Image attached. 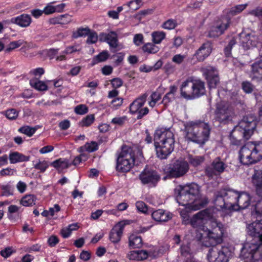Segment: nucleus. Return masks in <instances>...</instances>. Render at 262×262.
Wrapping results in <instances>:
<instances>
[{
    "label": "nucleus",
    "instance_id": "13",
    "mask_svg": "<svg viewBox=\"0 0 262 262\" xmlns=\"http://www.w3.org/2000/svg\"><path fill=\"white\" fill-rule=\"evenodd\" d=\"M147 94L144 93L137 98L129 105V112L132 114H137V119H141L149 113L147 107H142L146 102Z\"/></svg>",
    "mask_w": 262,
    "mask_h": 262
},
{
    "label": "nucleus",
    "instance_id": "28",
    "mask_svg": "<svg viewBox=\"0 0 262 262\" xmlns=\"http://www.w3.org/2000/svg\"><path fill=\"white\" fill-rule=\"evenodd\" d=\"M252 182L259 194H262V170H255L252 177Z\"/></svg>",
    "mask_w": 262,
    "mask_h": 262
},
{
    "label": "nucleus",
    "instance_id": "18",
    "mask_svg": "<svg viewBox=\"0 0 262 262\" xmlns=\"http://www.w3.org/2000/svg\"><path fill=\"white\" fill-rule=\"evenodd\" d=\"M99 39L101 42H106L111 50L120 49L119 42L118 34L115 31H110L108 33H101L99 36Z\"/></svg>",
    "mask_w": 262,
    "mask_h": 262
},
{
    "label": "nucleus",
    "instance_id": "9",
    "mask_svg": "<svg viewBox=\"0 0 262 262\" xmlns=\"http://www.w3.org/2000/svg\"><path fill=\"white\" fill-rule=\"evenodd\" d=\"M189 165L188 161L181 158L176 160L169 164L167 170V176L164 178L165 180L169 178H179L186 174L189 171Z\"/></svg>",
    "mask_w": 262,
    "mask_h": 262
},
{
    "label": "nucleus",
    "instance_id": "35",
    "mask_svg": "<svg viewBox=\"0 0 262 262\" xmlns=\"http://www.w3.org/2000/svg\"><path fill=\"white\" fill-rule=\"evenodd\" d=\"M79 226L77 223H73L63 228L60 231V234L63 238H66L71 235L72 231L77 230Z\"/></svg>",
    "mask_w": 262,
    "mask_h": 262
},
{
    "label": "nucleus",
    "instance_id": "23",
    "mask_svg": "<svg viewBox=\"0 0 262 262\" xmlns=\"http://www.w3.org/2000/svg\"><path fill=\"white\" fill-rule=\"evenodd\" d=\"M151 217L157 222H166L172 217V214L168 211L159 209L151 212Z\"/></svg>",
    "mask_w": 262,
    "mask_h": 262
},
{
    "label": "nucleus",
    "instance_id": "47",
    "mask_svg": "<svg viewBox=\"0 0 262 262\" xmlns=\"http://www.w3.org/2000/svg\"><path fill=\"white\" fill-rule=\"evenodd\" d=\"M95 120V116L93 114L87 115L85 117L82 119L80 122L81 126L88 127L90 126Z\"/></svg>",
    "mask_w": 262,
    "mask_h": 262
},
{
    "label": "nucleus",
    "instance_id": "5",
    "mask_svg": "<svg viewBox=\"0 0 262 262\" xmlns=\"http://www.w3.org/2000/svg\"><path fill=\"white\" fill-rule=\"evenodd\" d=\"M210 128L208 123L193 122L185 124L184 137L188 141L204 144L208 140Z\"/></svg>",
    "mask_w": 262,
    "mask_h": 262
},
{
    "label": "nucleus",
    "instance_id": "16",
    "mask_svg": "<svg viewBox=\"0 0 262 262\" xmlns=\"http://www.w3.org/2000/svg\"><path fill=\"white\" fill-rule=\"evenodd\" d=\"M238 38L241 46L245 50L253 48L256 46L258 41V36L253 31H243L239 34Z\"/></svg>",
    "mask_w": 262,
    "mask_h": 262
},
{
    "label": "nucleus",
    "instance_id": "29",
    "mask_svg": "<svg viewBox=\"0 0 262 262\" xmlns=\"http://www.w3.org/2000/svg\"><path fill=\"white\" fill-rule=\"evenodd\" d=\"M72 21V16L68 14L60 15L50 18L49 23L52 25H67Z\"/></svg>",
    "mask_w": 262,
    "mask_h": 262
},
{
    "label": "nucleus",
    "instance_id": "14",
    "mask_svg": "<svg viewBox=\"0 0 262 262\" xmlns=\"http://www.w3.org/2000/svg\"><path fill=\"white\" fill-rule=\"evenodd\" d=\"M139 179L144 185L155 187L160 180L161 176L156 170L146 167L140 174Z\"/></svg>",
    "mask_w": 262,
    "mask_h": 262
},
{
    "label": "nucleus",
    "instance_id": "61",
    "mask_svg": "<svg viewBox=\"0 0 262 262\" xmlns=\"http://www.w3.org/2000/svg\"><path fill=\"white\" fill-rule=\"evenodd\" d=\"M16 172V170L14 169H12L9 167L4 168L0 171V176H13Z\"/></svg>",
    "mask_w": 262,
    "mask_h": 262
},
{
    "label": "nucleus",
    "instance_id": "3",
    "mask_svg": "<svg viewBox=\"0 0 262 262\" xmlns=\"http://www.w3.org/2000/svg\"><path fill=\"white\" fill-rule=\"evenodd\" d=\"M247 230L249 235L258 239V242L245 243L241 249L240 257L254 260L255 253L262 245V220L249 224Z\"/></svg>",
    "mask_w": 262,
    "mask_h": 262
},
{
    "label": "nucleus",
    "instance_id": "15",
    "mask_svg": "<svg viewBox=\"0 0 262 262\" xmlns=\"http://www.w3.org/2000/svg\"><path fill=\"white\" fill-rule=\"evenodd\" d=\"M227 167V165L223 160L220 157H216L206 168L205 173L208 177L212 178L223 173Z\"/></svg>",
    "mask_w": 262,
    "mask_h": 262
},
{
    "label": "nucleus",
    "instance_id": "1",
    "mask_svg": "<svg viewBox=\"0 0 262 262\" xmlns=\"http://www.w3.org/2000/svg\"><path fill=\"white\" fill-rule=\"evenodd\" d=\"M212 208H207L194 214L190 219V224L198 231H202L206 236L203 237L202 234L199 238L202 245L205 247H210L223 241L224 229L223 225L220 223H215L216 226L212 230H208L206 227L207 222L213 217Z\"/></svg>",
    "mask_w": 262,
    "mask_h": 262
},
{
    "label": "nucleus",
    "instance_id": "38",
    "mask_svg": "<svg viewBox=\"0 0 262 262\" xmlns=\"http://www.w3.org/2000/svg\"><path fill=\"white\" fill-rule=\"evenodd\" d=\"M151 37L155 44H159L165 38L166 33L162 31H154L151 33Z\"/></svg>",
    "mask_w": 262,
    "mask_h": 262
},
{
    "label": "nucleus",
    "instance_id": "8",
    "mask_svg": "<svg viewBox=\"0 0 262 262\" xmlns=\"http://www.w3.org/2000/svg\"><path fill=\"white\" fill-rule=\"evenodd\" d=\"M256 126V121L253 116H246L234 127L230 136L233 138L242 137L248 139L253 133Z\"/></svg>",
    "mask_w": 262,
    "mask_h": 262
},
{
    "label": "nucleus",
    "instance_id": "53",
    "mask_svg": "<svg viewBox=\"0 0 262 262\" xmlns=\"http://www.w3.org/2000/svg\"><path fill=\"white\" fill-rule=\"evenodd\" d=\"M236 43V39L233 37L230 40L228 46L225 48L224 53L227 57H229L231 55L232 48Z\"/></svg>",
    "mask_w": 262,
    "mask_h": 262
},
{
    "label": "nucleus",
    "instance_id": "31",
    "mask_svg": "<svg viewBox=\"0 0 262 262\" xmlns=\"http://www.w3.org/2000/svg\"><path fill=\"white\" fill-rule=\"evenodd\" d=\"M51 165L58 170H62L68 168L71 165V163L66 159L59 158L52 162Z\"/></svg>",
    "mask_w": 262,
    "mask_h": 262
},
{
    "label": "nucleus",
    "instance_id": "44",
    "mask_svg": "<svg viewBox=\"0 0 262 262\" xmlns=\"http://www.w3.org/2000/svg\"><path fill=\"white\" fill-rule=\"evenodd\" d=\"M33 166L36 169L39 170L41 172H43L48 168L49 164L47 161L39 160L36 163L33 162Z\"/></svg>",
    "mask_w": 262,
    "mask_h": 262
},
{
    "label": "nucleus",
    "instance_id": "50",
    "mask_svg": "<svg viewBox=\"0 0 262 262\" xmlns=\"http://www.w3.org/2000/svg\"><path fill=\"white\" fill-rule=\"evenodd\" d=\"M142 50L144 52L148 53H156L158 51V48L154 44L152 43H147L145 44Z\"/></svg>",
    "mask_w": 262,
    "mask_h": 262
},
{
    "label": "nucleus",
    "instance_id": "52",
    "mask_svg": "<svg viewBox=\"0 0 262 262\" xmlns=\"http://www.w3.org/2000/svg\"><path fill=\"white\" fill-rule=\"evenodd\" d=\"M136 207L139 211L145 214L148 213L149 210L147 206L143 201H137L136 203Z\"/></svg>",
    "mask_w": 262,
    "mask_h": 262
},
{
    "label": "nucleus",
    "instance_id": "48",
    "mask_svg": "<svg viewBox=\"0 0 262 262\" xmlns=\"http://www.w3.org/2000/svg\"><path fill=\"white\" fill-rule=\"evenodd\" d=\"M36 127H32L29 126H24L19 128L18 131L23 134L31 137L36 131Z\"/></svg>",
    "mask_w": 262,
    "mask_h": 262
},
{
    "label": "nucleus",
    "instance_id": "32",
    "mask_svg": "<svg viewBox=\"0 0 262 262\" xmlns=\"http://www.w3.org/2000/svg\"><path fill=\"white\" fill-rule=\"evenodd\" d=\"M98 149V144L95 141H91L86 142L83 146H80L78 151L79 152H83L88 151V152H92L96 151Z\"/></svg>",
    "mask_w": 262,
    "mask_h": 262
},
{
    "label": "nucleus",
    "instance_id": "20",
    "mask_svg": "<svg viewBox=\"0 0 262 262\" xmlns=\"http://www.w3.org/2000/svg\"><path fill=\"white\" fill-rule=\"evenodd\" d=\"M193 80V77H188L182 82L180 87L181 96L186 99H191Z\"/></svg>",
    "mask_w": 262,
    "mask_h": 262
},
{
    "label": "nucleus",
    "instance_id": "34",
    "mask_svg": "<svg viewBox=\"0 0 262 262\" xmlns=\"http://www.w3.org/2000/svg\"><path fill=\"white\" fill-rule=\"evenodd\" d=\"M31 86L39 91H45L48 90V86L45 82L37 78H32L30 80Z\"/></svg>",
    "mask_w": 262,
    "mask_h": 262
},
{
    "label": "nucleus",
    "instance_id": "41",
    "mask_svg": "<svg viewBox=\"0 0 262 262\" xmlns=\"http://www.w3.org/2000/svg\"><path fill=\"white\" fill-rule=\"evenodd\" d=\"M178 25L177 21L170 18L163 22L161 27L162 29L171 30L174 29Z\"/></svg>",
    "mask_w": 262,
    "mask_h": 262
},
{
    "label": "nucleus",
    "instance_id": "10",
    "mask_svg": "<svg viewBox=\"0 0 262 262\" xmlns=\"http://www.w3.org/2000/svg\"><path fill=\"white\" fill-rule=\"evenodd\" d=\"M217 244L211 246L212 247L209 250L207 254L209 262H228L231 253L229 247L216 246Z\"/></svg>",
    "mask_w": 262,
    "mask_h": 262
},
{
    "label": "nucleus",
    "instance_id": "25",
    "mask_svg": "<svg viewBox=\"0 0 262 262\" xmlns=\"http://www.w3.org/2000/svg\"><path fill=\"white\" fill-rule=\"evenodd\" d=\"M229 24L230 19L226 18L221 24L212 27L209 32V37H215L221 35L228 28Z\"/></svg>",
    "mask_w": 262,
    "mask_h": 262
},
{
    "label": "nucleus",
    "instance_id": "17",
    "mask_svg": "<svg viewBox=\"0 0 262 262\" xmlns=\"http://www.w3.org/2000/svg\"><path fill=\"white\" fill-rule=\"evenodd\" d=\"M212 51V43L210 41H206L196 50L192 59H195L197 62H202L210 55Z\"/></svg>",
    "mask_w": 262,
    "mask_h": 262
},
{
    "label": "nucleus",
    "instance_id": "30",
    "mask_svg": "<svg viewBox=\"0 0 262 262\" xmlns=\"http://www.w3.org/2000/svg\"><path fill=\"white\" fill-rule=\"evenodd\" d=\"M9 158L11 164L28 161L30 160L29 156H25L17 151L11 152L9 154Z\"/></svg>",
    "mask_w": 262,
    "mask_h": 262
},
{
    "label": "nucleus",
    "instance_id": "2",
    "mask_svg": "<svg viewBox=\"0 0 262 262\" xmlns=\"http://www.w3.org/2000/svg\"><path fill=\"white\" fill-rule=\"evenodd\" d=\"M174 136L169 129L164 128L158 129L154 135V144L158 158L166 159L174 148Z\"/></svg>",
    "mask_w": 262,
    "mask_h": 262
},
{
    "label": "nucleus",
    "instance_id": "27",
    "mask_svg": "<svg viewBox=\"0 0 262 262\" xmlns=\"http://www.w3.org/2000/svg\"><path fill=\"white\" fill-rule=\"evenodd\" d=\"M11 22L19 27L26 28L30 26L32 22V18L30 15L23 14L18 16L12 17Z\"/></svg>",
    "mask_w": 262,
    "mask_h": 262
},
{
    "label": "nucleus",
    "instance_id": "19",
    "mask_svg": "<svg viewBox=\"0 0 262 262\" xmlns=\"http://www.w3.org/2000/svg\"><path fill=\"white\" fill-rule=\"evenodd\" d=\"M129 224L128 221L124 220L118 222L111 229L109 238L114 243H118L121 238L125 226Z\"/></svg>",
    "mask_w": 262,
    "mask_h": 262
},
{
    "label": "nucleus",
    "instance_id": "56",
    "mask_svg": "<svg viewBox=\"0 0 262 262\" xmlns=\"http://www.w3.org/2000/svg\"><path fill=\"white\" fill-rule=\"evenodd\" d=\"M180 215L182 218V223L184 225H188L190 223L188 212L186 210H182L180 212Z\"/></svg>",
    "mask_w": 262,
    "mask_h": 262
},
{
    "label": "nucleus",
    "instance_id": "21",
    "mask_svg": "<svg viewBox=\"0 0 262 262\" xmlns=\"http://www.w3.org/2000/svg\"><path fill=\"white\" fill-rule=\"evenodd\" d=\"M250 197L249 194L245 192H238L236 203L232 210L237 211L247 208L250 205Z\"/></svg>",
    "mask_w": 262,
    "mask_h": 262
},
{
    "label": "nucleus",
    "instance_id": "33",
    "mask_svg": "<svg viewBox=\"0 0 262 262\" xmlns=\"http://www.w3.org/2000/svg\"><path fill=\"white\" fill-rule=\"evenodd\" d=\"M128 245L131 248H139L142 245V239L141 236L136 234H132L128 238Z\"/></svg>",
    "mask_w": 262,
    "mask_h": 262
},
{
    "label": "nucleus",
    "instance_id": "45",
    "mask_svg": "<svg viewBox=\"0 0 262 262\" xmlns=\"http://www.w3.org/2000/svg\"><path fill=\"white\" fill-rule=\"evenodd\" d=\"M209 87L211 88H215L219 83L220 79L218 73H215L213 76L206 78Z\"/></svg>",
    "mask_w": 262,
    "mask_h": 262
},
{
    "label": "nucleus",
    "instance_id": "60",
    "mask_svg": "<svg viewBox=\"0 0 262 262\" xmlns=\"http://www.w3.org/2000/svg\"><path fill=\"white\" fill-rule=\"evenodd\" d=\"M242 89L246 93H251L253 90V85L249 81H244L242 83Z\"/></svg>",
    "mask_w": 262,
    "mask_h": 262
},
{
    "label": "nucleus",
    "instance_id": "7",
    "mask_svg": "<svg viewBox=\"0 0 262 262\" xmlns=\"http://www.w3.org/2000/svg\"><path fill=\"white\" fill-rule=\"evenodd\" d=\"M135 152L132 148L123 145L116 159V170L121 172L129 171L135 165Z\"/></svg>",
    "mask_w": 262,
    "mask_h": 262
},
{
    "label": "nucleus",
    "instance_id": "57",
    "mask_svg": "<svg viewBox=\"0 0 262 262\" xmlns=\"http://www.w3.org/2000/svg\"><path fill=\"white\" fill-rule=\"evenodd\" d=\"M1 189L4 196H9L13 194V189L10 185H3Z\"/></svg>",
    "mask_w": 262,
    "mask_h": 262
},
{
    "label": "nucleus",
    "instance_id": "58",
    "mask_svg": "<svg viewBox=\"0 0 262 262\" xmlns=\"http://www.w3.org/2000/svg\"><path fill=\"white\" fill-rule=\"evenodd\" d=\"M127 120V117L123 116L122 117H117L114 118L112 121L111 123L115 125H122Z\"/></svg>",
    "mask_w": 262,
    "mask_h": 262
},
{
    "label": "nucleus",
    "instance_id": "64",
    "mask_svg": "<svg viewBox=\"0 0 262 262\" xmlns=\"http://www.w3.org/2000/svg\"><path fill=\"white\" fill-rule=\"evenodd\" d=\"M14 252H15V251L13 250L11 247H7L2 250L0 253L3 257L7 258L10 256Z\"/></svg>",
    "mask_w": 262,
    "mask_h": 262
},
{
    "label": "nucleus",
    "instance_id": "6",
    "mask_svg": "<svg viewBox=\"0 0 262 262\" xmlns=\"http://www.w3.org/2000/svg\"><path fill=\"white\" fill-rule=\"evenodd\" d=\"M239 159L243 165L256 163L262 159V142H248L239 151Z\"/></svg>",
    "mask_w": 262,
    "mask_h": 262
},
{
    "label": "nucleus",
    "instance_id": "26",
    "mask_svg": "<svg viewBox=\"0 0 262 262\" xmlns=\"http://www.w3.org/2000/svg\"><path fill=\"white\" fill-rule=\"evenodd\" d=\"M250 76L252 79L262 78V56L251 65Z\"/></svg>",
    "mask_w": 262,
    "mask_h": 262
},
{
    "label": "nucleus",
    "instance_id": "59",
    "mask_svg": "<svg viewBox=\"0 0 262 262\" xmlns=\"http://www.w3.org/2000/svg\"><path fill=\"white\" fill-rule=\"evenodd\" d=\"M80 50V47L78 45H75L67 47L63 51V53L70 54Z\"/></svg>",
    "mask_w": 262,
    "mask_h": 262
},
{
    "label": "nucleus",
    "instance_id": "37",
    "mask_svg": "<svg viewBox=\"0 0 262 262\" xmlns=\"http://www.w3.org/2000/svg\"><path fill=\"white\" fill-rule=\"evenodd\" d=\"M36 198L33 194L26 195L20 200V204L28 207L35 205Z\"/></svg>",
    "mask_w": 262,
    "mask_h": 262
},
{
    "label": "nucleus",
    "instance_id": "11",
    "mask_svg": "<svg viewBox=\"0 0 262 262\" xmlns=\"http://www.w3.org/2000/svg\"><path fill=\"white\" fill-rule=\"evenodd\" d=\"M234 116L233 111L227 104L219 103L216 105L214 117L215 121L226 124L232 121Z\"/></svg>",
    "mask_w": 262,
    "mask_h": 262
},
{
    "label": "nucleus",
    "instance_id": "4",
    "mask_svg": "<svg viewBox=\"0 0 262 262\" xmlns=\"http://www.w3.org/2000/svg\"><path fill=\"white\" fill-rule=\"evenodd\" d=\"M200 187L196 183H191L186 185H179L174 189L177 202L182 206H189L192 209H199L196 207V202L198 198Z\"/></svg>",
    "mask_w": 262,
    "mask_h": 262
},
{
    "label": "nucleus",
    "instance_id": "55",
    "mask_svg": "<svg viewBox=\"0 0 262 262\" xmlns=\"http://www.w3.org/2000/svg\"><path fill=\"white\" fill-rule=\"evenodd\" d=\"M108 53L107 51H104L97 55L94 59L96 62H102L106 60L108 57Z\"/></svg>",
    "mask_w": 262,
    "mask_h": 262
},
{
    "label": "nucleus",
    "instance_id": "46",
    "mask_svg": "<svg viewBox=\"0 0 262 262\" xmlns=\"http://www.w3.org/2000/svg\"><path fill=\"white\" fill-rule=\"evenodd\" d=\"M86 35L88 36V38L86 39V42L88 44H94L97 42L98 40V36L97 33L94 31H92L90 29L89 33Z\"/></svg>",
    "mask_w": 262,
    "mask_h": 262
},
{
    "label": "nucleus",
    "instance_id": "36",
    "mask_svg": "<svg viewBox=\"0 0 262 262\" xmlns=\"http://www.w3.org/2000/svg\"><path fill=\"white\" fill-rule=\"evenodd\" d=\"M205 160V158L202 156L189 155L188 157V164L193 167H197L202 164Z\"/></svg>",
    "mask_w": 262,
    "mask_h": 262
},
{
    "label": "nucleus",
    "instance_id": "39",
    "mask_svg": "<svg viewBox=\"0 0 262 262\" xmlns=\"http://www.w3.org/2000/svg\"><path fill=\"white\" fill-rule=\"evenodd\" d=\"M248 5V4L247 3L236 5L230 9L229 14L232 16L237 15L244 11Z\"/></svg>",
    "mask_w": 262,
    "mask_h": 262
},
{
    "label": "nucleus",
    "instance_id": "54",
    "mask_svg": "<svg viewBox=\"0 0 262 262\" xmlns=\"http://www.w3.org/2000/svg\"><path fill=\"white\" fill-rule=\"evenodd\" d=\"M74 112L76 114L84 115L88 113V108L84 104H79L75 107Z\"/></svg>",
    "mask_w": 262,
    "mask_h": 262
},
{
    "label": "nucleus",
    "instance_id": "40",
    "mask_svg": "<svg viewBox=\"0 0 262 262\" xmlns=\"http://www.w3.org/2000/svg\"><path fill=\"white\" fill-rule=\"evenodd\" d=\"M90 28L88 27L79 28L76 31H73L72 33V37L73 38H77L80 37H85L89 33Z\"/></svg>",
    "mask_w": 262,
    "mask_h": 262
},
{
    "label": "nucleus",
    "instance_id": "43",
    "mask_svg": "<svg viewBox=\"0 0 262 262\" xmlns=\"http://www.w3.org/2000/svg\"><path fill=\"white\" fill-rule=\"evenodd\" d=\"M201 72L203 73V75L206 77V79L213 76L215 73H218L216 69L213 67L208 66L201 68Z\"/></svg>",
    "mask_w": 262,
    "mask_h": 262
},
{
    "label": "nucleus",
    "instance_id": "51",
    "mask_svg": "<svg viewBox=\"0 0 262 262\" xmlns=\"http://www.w3.org/2000/svg\"><path fill=\"white\" fill-rule=\"evenodd\" d=\"M161 98V95L159 92H153L150 96L151 100L148 103L149 105L152 107H154L156 103L160 100Z\"/></svg>",
    "mask_w": 262,
    "mask_h": 262
},
{
    "label": "nucleus",
    "instance_id": "63",
    "mask_svg": "<svg viewBox=\"0 0 262 262\" xmlns=\"http://www.w3.org/2000/svg\"><path fill=\"white\" fill-rule=\"evenodd\" d=\"M186 57L185 55L176 54L173 56L172 61L177 64H180L183 62Z\"/></svg>",
    "mask_w": 262,
    "mask_h": 262
},
{
    "label": "nucleus",
    "instance_id": "42",
    "mask_svg": "<svg viewBox=\"0 0 262 262\" xmlns=\"http://www.w3.org/2000/svg\"><path fill=\"white\" fill-rule=\"evenodd\" d=\"M1 113L5 115L8 119L14 120L17 119L19 112L14 108H10L5 111H3Z\"/></svg>",
    "mask_w": 262,
    "mask_h": 262
},
{
    "label": "nucleus",
    "instance_id": "24",
    "mask_svg": "<svg viewBox=\"0 0 262 262\" xmlns=\"http://www.w3.org/2000/svg\"><path fill=\"white\" fill-rule=\"evenodd\" d=\"M152 254L153 252L151 251L146 250H135L129 252L127 257L130 260H143L147 259Z\"/></svg>",
    "mask_w": 262,
    "mask_h": 262
},
{
    "label": "nucleus",
    "instance_id": "62",
    "mask_svg": "<svg viewBox=\"0 0 262 262\" xmlns=\"http://www.w3.org/2000/svg\"><path fill=\"white\" fill-rule=\"evenodd\" d=\"M174 98L175 96H173L172 94L166 93L163 98L162 103L164 105H167L170 102H172L174 99Z\"/></svg>",
    "mask_w": 262,
    "mask_h": 262
},
{
    "label": "nucleus",
    "instance_id": "12",
    "mask_svg": "<svg viewBox=\"0 0 262 262\" xmlns=\"http://www.w3.org/2000/svg\"><path fill=\"white\" fill-rule=\"evenodd\" d=\"M238 194V192L233 189H229L224 190L221 192V195L217 196L216 205H218V203L222 201L223 204L220 205L221 208H228L232 210L233 206L236 203Z\"/></svg>",
    "mask_w": 262,
    "mask_h": 262
},
{
    "label": "nucleus",
    "instance_id": "49",
    "mask_svg": "<svg viewBox=\"0 0 262 262\" xmlns=\"http://www.w3.org/2000/svg\"><path fill=\"white\" fill-rule=\"evenodd\" d=\"M247 14L257 17L261 21L262 24V7H257L255 9L249 11Z\"/></svg>",
    "mask_w": 262,
    "mask_h": 262
},
{
    "label": "nucleus",
    "instance_id": "22",
    "mask_svg": "<svg viewBox=\"0 0 262 262\" xmlns=\"http://www.w3.org/2000/svg\"><path fill=\"white\" fill-rule=\"evenodd\" d=\"M192 86L191 99L200 97L205 94V83L200 79L193 78Z\"/></svg>",
    "mask_w": 262,
    "mask_h": 262
}]
</instances>
